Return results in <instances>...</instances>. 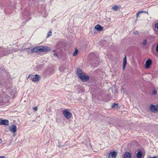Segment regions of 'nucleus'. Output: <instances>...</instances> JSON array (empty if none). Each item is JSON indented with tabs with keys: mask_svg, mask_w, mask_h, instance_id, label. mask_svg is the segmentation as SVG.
<instances>
[{
	"mask_svg": "<svg viewBox=\"0 0 158 158\" xmlns=\"http://www.w3.org/2000/svg\"><path fill=\"white\" fill-rule=\"evenodd\" d=\"M125 89H124L122 88L121 89V92H124Z\"/></svg>",
	"mask_w": 158,
	"mask_h": 158,
	"instance_id": "nucleus-30",
	"label": "nucleus"
},
{
	"mask_svg": "<svg viewBox=\"0 0 158 158\" xmlns=\"http://www.w3.org/2000/svg\"><path fill=\"white\" fill-rule=\"evenodd\" d=\"M95 28L98 31H102L103 30V27L99 24L96 25Z\"/></svg>",
	"mask_w": 158,
	"mask_h": 158,
	"instance_id": "nucleus-10",
	"label": "nucleus"
},
{
	"mask_svg": "<svg viewBox=\"0 0 158 158\" xmlns=\"http://www.w3.org/2000/svg\"><path fill=\"white\" fill-rule=\"evenodd\" d=\"M152 64V61L150 59H149L147 60L146 62V64L145 65V68L147 69L149 68L150 65H151Z\"/></svg>",
	"mask_w": 158,
	"mask_h": 158,
	"instance_id": "nucleus-7",
	"label": "nucleus"
},
{
	"mask_svg": "<svg viewBox=\"0 0 158 158\" xmlns=\"http://www.w3.org/2000/svg\"><path fill=\"white\" fill-rule=\"evenodd\" d=\"M83 81H87L89 79L88 76L83 74L79 77Z\"/></svg>",
	"mask_w": 158,
	"mask_h": 158,
	"instance_id": "nucleus-6",
	"label": "nucleus"
},
{
	"mask_svg": "<svg viewBox=\"0 0 158 158\" xmlns=\"http://www.w3.org/2000/svg\"><path fill=\"white\" fill-rule=\"evenodd\" d=\"M9 121L7 120H1L0 125H8Z\"/></svg>",
	"mask_w": 158,
	"mask_h": 158,
	"instance_id": "nucleus-9",
	"label": "nucleus"
},
{
	"mask_svg": "<svg viewBox=\"0 0 158 158\" xmlns=\"http://www.w3.org/2000/svg\"><path fill=\"white\" fill-rule=\"evenodd\" d=\"M134 33L135 34L137 35L138 33V32L137 31H134Z\"/></svg>",
	"mask_w": 158,
	"mask_h": 158,
	"instance_id": "nucleus-27",
	"label": "nucleus"
},
{
	"mask_svg": "<svg viewBox=\"0 0 158 158\" xmlns=\"http://www.w3.org/2000/svg\"><path fill=\"white\" fill-rule=\"evenodd\" d=\"M147 41L146 40H143L142 42V44L144 45H145L147 44Z\"/></svg>",
	"mask_w": 158,
	"mask_h": 158,
	"instance_id": "nucleus-21",
	"label": "nucleus"
},
{
	"mask_svg": "<svg viewBox=\"0 0 158 158\" xmlns=\"http://www.w3.org/2000/svg\"><path fill=\"white\" fill-rule=\"evenodd\" d=\"M118 107V105L117 104L114 103L111 106V107L112 108H117Z\"/></svg>",
	"mask_w": 158,
	"mask_h": 158,
	"instance_id": "nucleus-17",
	"label": "nucleus"
},
{
	"mask_svg": "<svg viewBox=\"0 0 158 158\" xmlns=\"http://www.w3.org/2000/svg\"><path fill=\"white\" fill-rule=\"evenodd\" d=\"M78 53V50L77 49H76V50L73 54V56H77V55Z\"/></svg>",
	"mask_w": 158,
	"mask_h": 158,
	"instance_id": "nucleus-19",
	"label": "nucleus"
},
{
	"mask_svg": "<svg viewBox=\"0 0 158 158\" xmlns=\"http://www.w3.org/2000/svg\"><path fill=\"white\" fill-rule=\"evenodd\" d=\"M157 93V91L155 90H154L152 92V94L153 95H156Z\"/></svg>",
	"mask_w": 158,
	"mask_h": 158,
	"instance_id": "nucleus-23",
	"label": "nucleus"
},
{
	"mask_svg": "<svg viewBox=\"0 0 158 158\" xmlns=\"http://www.w3.org/2000/svg\"><path fill=\"white\" fill-rule=\"evenodd\" d=\"M156 52L158 53V44H157L156 46Z\"/></svg>",
	"mask_w": 158,
	"mask_h": 158,
	"instance_id": "nucleus-25",
	"label": "nucleus"
},
{
	"mask_svg": "<svg viewBox=\"0 0 158 158\" xmlns=\"http://www.w3.org/2000/svg\"><path fill=\"white\" fill-rule=\"evenodd\" d=\"M2 142V140L1 139H0V143H1Z\"/></svg>",
	"mask_w": 158,
	"mask_h": 158,
	"instance_id": "nucleus-32",
	"label": "nucleus"
},
{
	"mask_svg": "<svg viewBox=\"0 0 158 158\" xmlns=\"http://www.w3.org/2000/svg\"><path fill=\"white\" fill-rule=\"evenodd\" d=\"M31 49L30 48H28L27 49V51L28 53L31 54V53H32L31 51Z\"/></svg>",
	"mask_w": 158,
	"mask_h": 158,
	"instance_id": "nucleus-22",
	"label": "nucleus"
},
{
	"mask_svg": "<svg viewBox=\"0 0 158 158\" xmlns=\"http://www.w3.org/2000/svg\"><path fill=\"white\" fill-rule=\"evenodd\" d=\"M55 50H54L52 52L54 53H55Z\"/></svg>",
	"mask_w": 158,
	"mask_h": 158,
	"instance_id": "nucleus-33",
	"label": "nucleus"
},
{
	"mask_svg": "<svg viewBox=\"0 0 158 158\" xmlns=\"http://www.w3.org/2000/svg\"><path fill=\"white\" fill-rule=\"evenodd\" d=\"M63 114L64 115L67 119L70 118L72 116V114L70 112L66 110L63 111Z\"/></svg>",
	"mask_w": 158,
	"mask_h": 158,
	"instance_id": "nucleus-2",
	"label": "nucleus"
},
{
	"mask_svg": "<svg viewBox=\"0 0 158 158\" xmlns=\"http://www.w3.org/2000/svg\"><path fill=\"white\" fill-rule=\"evenodd\" d=\"M52 31L51 30H50L49 31L48 33V36L47 37L51 35H52Z\"/></svg>",
	"mask_w": 158,
	"mask_h": 158,
	"instance_id": "nucleus-20",
	"label": "nucleus"
},
{
	"mask_svg": "<svg viewBox=\"0 0 158 158\" xmlns=\"http://www.w3.org/2000/svg\"><path fill=\"white\" fill-rule=\"evenodd\" d=\"M0 158H5V157L4 156H0Z\"/></svg>",
	"mask_w": 158,
	"mask_h": 158,
	"instance_id": "nucleus-31",
	"label": "nucleus"
},
{
	"mask_svg": "<svg viewBox=\"0 0 158 158\" xmlns=\"http://www.w3.org/2000/svg\"><path fill=\"white\" fill-rule=\"evenodd\" d=\"M144 12H145V11H143V10L140 11L136 13V15L137 18L139 17V16L140 15V14H141V13H144Z\"/></svg>",
	"mask_w": 158,
	"mask_h": 158,
	"instance_id": "nucleus-16",
	"label": "nucleus"
},
{
	"mask_svg": "<svg viewBox=\"0 0 158 158\" xmlns=\"http://www.w3.org/2000/svg\"><path fill=\"white\" fill-rule=\"evenodd\" d=\"M38 108L37 107H34L33 108V110L35 111H36L37 110Z\"/></svg>",
	"mask_w": 158,
	"mask_h": 158,
	"instance_id": "nucleus-24",
	"label": "nucleus"
},
{
	"mask_svg": "<svg viewBox=\"0 0 158 158\" xmlns=\"http://www.w3.org/2000/svg\"><path fill=\"white\" fill-rule=\"evenodd\" d=\"M77 71L79 77L83 75L82 71L80 68L77 69Z\"/></svg>",
	"mask_w": 158,
	"mask_h": 158,
	"instance_id": "nucleus-13",
	"label": "nucleus"
},
{
	"mask_svg": "<svg viewBox=\"0 0 158 158\" xmlns=\"http://www.w3.org/2000/svg\"><path fill=\"white\" fill-rule=\"evenodd\" d=\"M65 68L64 66H61L59 68V69L61 72H63L65 70Z\"/></svg>",
	"mask_w": 158,
	"mask_h": 158,
	"instance_id": "nucleus-15",
	"label": "nucleus"
},
{
	"mask_svg": "<svg viewBox=\"0 0 158 158\" xmlns=\"http://www.w3.org/2000/svg\"><path fill=\"white\" fill-rule=\"evenodd\" d=\"M150 109L151 111L152 112H158V105H151L150 106Z\"/></svg>",
	"mask_w": 158,
	"mask_h": 158,
	"instance_id": "nucleus-3",
	"label": "nucleus"
},
{
	"mask_svg": "<svg viewBox=\"0 0 158 158\" xmlns=\"http://www.w3.org/2000/svg\"><path fill=\"white\" fill-rule=\"evenodd\" d=\"M2 86V82L0 81V87H1Z\"/></svg>",
	"mask_w": 158,
	"mask_h": 158,
	"instance_id": "nucleus-29",
	"label": "nucleus"
},
{
	"mask_svg": "<svg viewBox=\"0 0 158 158\" xmlns=\"http://www.w3.org/2000/svg\"><path fill=\"white\" fill-rule=\"evenodd\" d=\"M155 27L158 30V23L155 24Z\"/></svg>",
	"mask_w": 158,
	"mask_h": 158,
	"instance_id": "nucleus-26",
	"label": "nucleus"
},
{
	"mask_svg": "<svg viewBox=\"0 0 158 158\" xmlns=\"http://www.w3.org/2000/svg\"><path fill=\"white\" fill-rule=\"evenodd\" d=\"M117 153L115 152H111L108 156V158H115L117 156Z\"/></svg>",
	"mask_w": 158,
	"mask_h": 158,
	"instance_id": "nucleus-8",
	"label": "nucleus"
},
{
	"mask_svg": "<svg viewBox=\"0 0 158 158\" xmlns=\"http://www.w3.org/2000/svg\"><path fill=\"white\" fill-rule=\"evenodd\" d=\"M51 50L49 47L46 46H39L34 47L31 49L32 52L41 53L48 52Z\"/></svg>",
	"mask_w": 158,
	"mask_h": 158,
	"instance_id": "nucleus-1",
	"label": "nucleus"
},
{
	"mask_svg": "<svg viewBox=\"0 0 158 158\" xmlns=\"http://www.w3.org/2000/svg\"><path fill=\"white\" fill-rule=\"evenodd\" d=\"M118 8V5H115L112 8V9L113 10L115 11H116L117 10Z\"/></svg>",
	"mask_w": 158,
	"mask_h": 158,
	"instance_id": "nucleus-18",
	"label": "nucleus"
},
{
	"mask_svg": "<svg viewBox=\"0 0 158 158\" xmlns=\"http://www.w3.org/2000/svg\"><path fill=\"white\" fill-rule=\"evenodd\" d=\"M131 154L128 152H126L125 153L123 158H131Z\"/></svg>",
	"mask_w": 158,
	"mask_h": 158,
	"instance_id": "nucleus-11",
	"label": "nucleus"
},
{
	"mask_svg": "<svg viewBox=\"0 0 158 158\" xmlns=\"http://www.w3.org/2000/svg\"><path fill=\"white\" fill-rule=\"evenodd\" d=\"M10 131L13 133L16 132L17 131L16 126L14 124L12 125L9 127Z\"/></svg>",
	"mask_w": 158,
	"mask_h": 158,
	"instance_id": "nucleus-4",
	"label": "nucleus"
},
{
	"mask_svg": "<svg viewBox=\"0 0 158 158\" xmlns=\"http://www.w3.org/2000/svg\"><path fill=\"white\" fill-rule=\"evenodd\" d=\"M54 56H55L57 57L58 56V55L57 54L54 53Z\"/></svg>",
	"mask_w": 158,
	"mask_h": 158,
	"instance_id": "nucleus-28",
	"label": "nucleus"
},
{
	"mask_svg": "<svg viewBox=\"0 0 158 158\" xmlns=\"http://www.w3.org/2000/svg\"><path fill=\"white\" fill-rule=\"evenodd\" d=\"M142 156L141 152L139 151L136 154V157L137 158H141Z\"/></svg>",
	"mask_w": 158,
	"mask_h": 158,
	"instance_id": "nucleus-14",
	"label": "nucleus"
},
{
	"mask_svg": "<svg viewBox=\"0 0 158 158\" xmlns=\"http://www.w3.org/2000/svg\"><path fill=\"white\" fill-rule=\"evenodd\" d=\"M41 77L40 75L38 74H35L32 78V81L34 82H37L40 81V79Z\"/></svg>",
	"mask_w": 158,
	"mask_h": 158,
	"instance_id": "nucleus-5",
	"label": "nucleus"
},
{
	"mask_svg": "<svg viewBox=\"0 0 158 158\" xmlns=\"http://www.w3.org/2000/svg\"><path fill=\"white\" fill-rule=\"evenodd\" d=\"M127 63V59H126V56H125L123 60V70H124L125 69V68L126 67V64Z\"/></svg>",
	"mask_w": 158,
	"mask_h": 158,
	"instance_id": "nucleus-12",
	"label": "nucleus"
}]
</instances>
